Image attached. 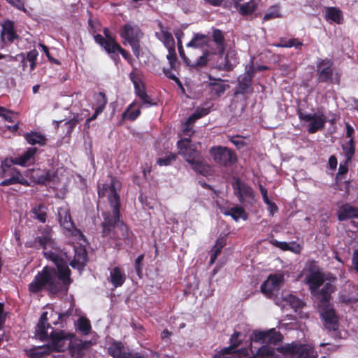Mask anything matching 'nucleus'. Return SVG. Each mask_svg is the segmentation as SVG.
<instances>
[{
  "label": "nucleus",
  "mask_w": 358,
  "mask_h": 358,
  "mask_svg": "<svg viewBox=\"0 0 358 358\" xmlns=\"http://www.w3.org/2000/svg\"><path fill=\"white\" fill-rule=\"evenodd\" d=\"M44 256L54 262L56 268L46 266L38 271L28 285L29 292L38 294L45 289L50 294H57L67 292L72 282L67 262L52 251L44 252Z\"/></svg>",
  "instance_id": "nucleus-1"
},
{
  "label": "nucleus",
  "mask_w": 358,
  "mask_h": 358,
  "mask_svg": "<svg viewBox=\"0 0 358 358\" xmlns=\"http://www.w3.org/2000/svg\"><path fill=\"white\" fill-rule=\"evenodd\" d=\"M109 184H102L98 187L99 197H108V202L113 208V215H108L105 216L104 221L101 224L103 237L113 240L115 234L116 225L120 221V195L117 193V189H120L121 183L116 177H110Z\"/></svg>",
  "instance_id": "nucleus-2"
},
{
  "label": "nucleus",
  "mask_w": 358,
  "mask_h": 358,
  "mask_svg": "<svg viewBox=\"0 0 358 358\" xmlns=\"http://www.w3.org/2000/svg\"><path fill=\"white\" fill-rule=\"evenodd\" d=\"M324 274L318 268L314 270L313 267L310 268V273L306 277V282L309 286V290L313 296L317 301L323 297L322 292H326L327 294H331L336 291V287L331 282L324 283Z\"/></svg>",
  "instance_id": "nucleus-3"
},
{
  "label": "nucleus",
  "mask_w": 358,
  "mask_h": 358,
  "mask_svg": "<svg viewBox=\"0 0 358 358\" xmlns=\"http://www.w3.org/2000/svg\"><path fill=\"white\" fill-rule=\"evenodd\" d=\"M322 299L317 301L320 317L328 331H336L338 329V317L331 302L332 296H329L326 292H322Z\"/></svg>",
  "instance_id": "nucleus-4"
},
{
  "label": "nucleus",
  "mask_w": 358,
  "mask_h": 358,
  "mask_svg": "<svg viewBox=\"0 0 358 358\" xmlns=\"http://www.w3.org/2000/svg\"><path fill=\"white\" fill-rule=\"evenodd\" d=\"M48 312H43L35 328V336L42 341L50 340L49 348L52 350L55 345L58 346V343L66 334L64 331L52 330L50 335L48 334V329H52L50 323L48 322Z\"/></svg>",
  "instance_id": "nucleus-5"
},
{
  "label": "nucleus",
  "mask_w": 358,
  "mask_h": 358,
  "mask_svg": "<svg viewBox=\"0 0 358 358\" xmlns=\"http://www.w3.org/2000/svg\"><path fill=\"white\" fill-rule=\"evenodd\" d=\"M120 36L131 47L134 55L138 57L140 54V39L143 34L138 27L132 23L124 24L120 29Z\"/></svg>",
  "instance_id": "nucleus-6"
},
{
  "label": "nucleus",
  "mask_w": 358,
  "mask_h": 358,
  "mask_svg": "<svg viewBox=\"0 0 358 358\" xmlns=\"http://www.w3.org/2000/svg\"><path fill=\"white\" fill-rule=\"evenodd\" d=\"M160 31L155 33L157 38L160 40L168 50V55L166 58L169 63L171 64L172 69H176L178 68L177 56L175 50L174 38L168 30L167 28L162 26L159 23Z\"/></svg>",
  "instance_id": "nucleus-7"
},
{
  "label": "nucleus",
  "mask_w": 358,
  "mask_h": 358,
  "mask_svg": "<svg viewBox=\"0 0 358 358\" xmlns=\"http://www.w3.org/2000/svg\"><path fill=\"white\" fill-rule=\"evenodd\" d=\"M299 119L306 123L307 130L310 133H315L324 127L327 118L320 110L314 113H307L301 109L297 110Z\"/></svg>",
  "instance_id": "nucleus-8"
},
{
  "label": "nucleus",
  "mask_w": 358,
  "mask_h": 358,
  "mask_svg": "<svg viewBox=\"0 0 358 358\" xmlns=\"http://www.w3.org/2000/svg\"><path fill=\"white\" fill-rule=\"evenodd\" d=\"M58 220L60 225L71 236L82 240L84 235L82 231L78 229L72 220L70 209L67 206H61L57 210Z\"/></svg>",
  "instance_id": "nucleus-9"
},
{
  "label": "nucleus",
  "mask_w": 358,
  "mask_h": 358,
  "mask_svg": "<svg viewBox=\"0 0 358 358\" xmlns=\"http://www.w3.org/2000/svg\"><path fill=\"white\" fill-rule=\"evenodd\" d=\"M210 154L214 162L221 166L229 167L237 162L236 153L226 147H213L210 150Z\"/></svg>",
  "instance_id": "nucleus-10"
},
{
  "label": "nucleus",
  "mask_w": 358,
  "mask_h": 358,
  "mask_svg": "<svg viewBox=\"0 0 358 358\" xmlns=\"http://www.w3.org/2000/svg\"><path fill=\"white\" fill-rule=\"evenodd\" d=\"M234 195L241 203L252 204L255 202V193L252 188L239 178H234L232 182Z\"/></svg>",
  "instance_id": "nucleus-11"
},
{
  "label": "nucleus",
  "mask_w": 358,
  "mask_h": 358,
  "mask_svg": "<svg viewBox=\"0 0 358 358\" xmlns=\"http://www.w3.org/2000/svg\"><path fill=\"white\" fill-rule=\"evenodd\" d=\"M177 145L179 153L183 155L190 165L202 157L201 152L192 143L190 138L181 139Z\"/></svg>",
  "instance_id": "nucleus-12"
},
{
  "label": "nucleus",
  "mask_w": 358,
  "mask_h": 358,
  "mask_svg": "<svg viewBox=\"0 0 358 358\" xmlns=\"http://www.w3.org/2000/svg\"><path fill=\"white\" fill-rule=\"evenodd\" d=\"M284 282L282 274H271L261 285V292L268 298H272L278 292Z\"/></svg>",
  "instance_id": "nucleus-13"
},
{
  "label": "nucleus",
  "mask_w": 358,
  "mask_h": 358,
  "mask_svg": "<svg viewBox=\"0 0 358 358\" xmlns=\"http://www.w3.org/2000/svg\"><path fill=\"white\" fill-rule=\"evenodd\" d=\"M255 69L253 64L245 66V72L241 75L238 78V92L241 94H246L252 92V80L255 74Z\"/></svg>",
  "instance_id": "nucleus-14"
},
{
  "label": "nucleus",
  "mask_w": 358,
  "mask_h": 358,
  "mask_svg": "<svg viewBox=\"0 0 358 358\" xmlns=\"http://www.w3.org/2000/svg\"><path fill=\"white\" fill-rule=\"evenodd\" d=\"M208 78L209 83H207L206 86L210 95L213 99L221 96L229 88V85L220 78H215L211 76H209Z\"/></svg>",
  "instance_id": "nucleus-15"
},
{
  "label": "nucleus",
  "mask_w": 358,
  "mask_h": 358,
  "mask_svg": "<svg viewBox=\"0 0 358 358\" xmlns=\"http://www.w3.org/2000/svg\"><path fill=\"white\" fill-rule=\"evenodd\" d=\"M332 62L329 59H320L317 63V72L320 82L331 80L333 76Z\"/></svg>",
  "instance_id": "nucleus-16"
},
{
  "label": "nucleus",
  "mask_w": 358,
  "mask_h": 358,
  "mask_svg": "<svg viewBox=\"0 0 358 358\" xmlns=\"http://www.w3.org/2000/svg\"><path fill=\"white\" fill-rule=\"evenodd\" d=\"M220 61H218L217 68L219 70L231 71L238 64L236 53L234 50H229L226 55L223 57V54H218Z\"/></svg>",
  "instance_id": "nucleus-17"
},
{
  "label": "nucleus",
  "mask_w": 358,
  "mask_h": 358,
  "mask_svg": "<svg viewBox=\"0 0 358 358\" xmlns=\"http://www.w3.org/2000/svg\"><path fill=\"white\" fill-rule=\"evenodd\" d=\"M74 257L70 262V265L73 268L82 271L87 262V252L83 246L74 247Z\"/></svg>",
  "instance_id": "nucleus-18"
},
{
  "label": "nucleus",
  "mask_w": 358,
  "mask_h": 358,
  "mask_svg": "<svg viewBox=\"0 0 358 358\" xmlns=\"http://www.w3.org/2000/svg\"><path fill=\"white\" fill-rule=\"evenodd\" d=\"M90 345V342L79 341L73 343L70 341L68 348L69 353L73 358H83Z\"/></svg>",
  "instance_id": "nucleus-19"
},
{
  "label": "nucleus",
  "mask_w": 358,
  "mask_h": 358,
  "mask_svg": "<svg viewBox=\"0 0 358 358\" xmlns=\"http://www.w3.org/2000/svg\"><path fill=\"white\" fill-rule=\"evenodd\" d=\"M355 218L358 219V207L346 203L339 208L338 210V220L339 221Z\"/></svg>",
  "instance_id": "nucleus-20"
},
{
  "label": "nucleus",
  "mask_w": 358,
  "mask_h": 358,
  "mask_svg": "<svg viewBox=\"0 0 358 358\" xmlns=\"http://www.w3.org/2000/svg\"><path fill=\"white\" fill-rule=\"evenodd\" d=\"M78 122V118L74 117L69 120H62L55 121L53 124L55 128H61L60 131H57L58 132H62L64 134H70L73 131V128L77 125Z\"/></svg>",
  "instance_id": "nucleus-21"
},
{
  "label": "nucleus",
  "mask_w": 358,
  "mask_h": 358,
  "mask_svg": "<svg viewBox=\"0 0 358 358\" xmlns=\"http://www.w3.org/2000/svg\"><path fill=\"white\" fill-rule=\"evenodd\" d=\"M108 354L113 358H131V354L127 352L121 342H113L109 346Z\"/></svg>",
  "instance_id": "nucleus-22"
},
{
  "label": "nucleus",
  "mask_w": 358,
  "mask_h": 358,
  "mask_svg": "<svg viewBox=\"0 0 358 358\" xmlns=\"http://www.w3.org/2000/svg\"><path fill=\"white\" fill-rule=\"evenodd\" d=\"M12 176L10 178L2 180L0 182L1 186H9L14 184H21L28 185L27 180L22 176L21 173L17 169H12Z\"/></svg>",
  "instance_id": "nucleus-23"
},
{
  "label": "nucleus",
  "mask_w": 358,
  "mask_h": 358,
  "mask_svg": "<svg viewBox=\"0 0 358 358\" xmlns=\"http://www.w3.org/2000/svg\"><path fill=\"white\" fill-rule=\"evenodd\" d=\"M242 0L234 1V7L242 15H248L252 14L257 8V3L255 1L251 0L245 3H241Z\"/></svg>",
  "instance_id": "nucleus-24"
},
{
  "label": "nucleus",
  "mask_w": 358,
  "mask_h": 358,
  "mask_svg": "<svg viewBox=\"0 0 358 358\" xmlns=\"http://www.w3.org/2000/svg\"><path fill=\"white\" fill-rule=\"evenodd\" d=\"M36 151V148H29L20 156L14 157L13 160L10 161V162L22 166H27V164L34 157Z\"/></svg>",
  "instance_id": "nucleus-25"
},
{
  "label": "nucleus",
  "mask_w": 358,
  "mask_h": 358,
  "mask_svg": "<svg viewBox=\"0 0 358 358\" xmlns=\"http://www.w3.org/2000/svg\"><path fill=\"white\" fill-rule=\"evenodd\" d=\"M222 213L224 215L231 216L236 222L238 221L241 218L243 220H247L248 218V215L245 209L240 206L229 208L222 212Z\"/></svg>",
  "instance_id": "nucleus-26"
},
{
  "label": "nucleus",
  "mask_w": 358,
  "mask_h": 358,
  "mask_svg": "<svg viewBox=\"0 0 358 358\" xmlns=\"http://www.w3.org/2000/svg\"><path fill=\"white\" fill-rule=\"evenodd\" d=\"M192 169L200 175L207 177L211 176L213 173L212 167L203 163V157L191 164Z\"/></svg>",
  "instance_id": "nucleus-27"
},
{
  "label": "nucleus",
  "mask_w": 358,
  "mask_h": 358,
  "mask_svg": "<svg viewBox=\"0 0 358 358\" xmlns=\"http://www.w3.org/2000/svg\"><path fill=\"white\" fill-rule=\"evenodd\" d=\"M110 282L115 288L121 287L126 280L125 273L118 266L112 269L110 273Z\"/></svg>",
  "instance_id": "nucleus-28"
},
{
  "label": "nucleus",
  "mask_w": 358,
  "mask_h": 358,
  "mask_svg": "<svg viewBox=\"0 0 358 358\" xmlns=\"http://www.w3.org/2000/svg\"><path fill=\"white\" fill-rule=\"evenodd\" d=\"M2 40L6 42H13L17 38V34L14 29V24L11 21L6 22L2 27L1 32Z\"/></svg>",
  "instance_id": "nucleus-29"
},
{
  "label": "nucleus",
  "mask_w": 358,
  "mask_h": 358,
  "mask_svg": "<svg viewBox=\"0 0 358 358\" xmlns=\"http://www.w3.org/2000/svg\"><path fill=\"white\" fill-rule=\"evenodd\" d=\"M213 40L216 44L218 54H223L225 51V41L223 32L217 29L213 31Z\"/></svg>",
  "instance_id": "nucleus-30"
},
{
  "label": "nucleus",
  "mask_w": 358,
  "mask_h": 358,
  "mask_svg": "<svg viewBox=\"0 0 358 358\" xmlns=\"http://www.w3.org/2000/svg\"><path fill=\"white\" fill-rule=\"evenodd\" d=\"M129 229L127 227V224L124 223L123 221H122L120 219V221L117 223L116 225V230H115V236H113V241H120V240H124L125 241L129 238Z\"/></svg>",
  "instance_id": "nucleus-31"
},
{
  "label": "nucleus",
  "mask_w": 358,
  "mask_h": 358,
  "mask_svg": "<svg viewBox=\"0 0 358 358\" xmlns=\"http://www.w3.org/2000/svg\"><path fill=\"white\" fill-rule=\"evenodd\" d=\"M32 177L36 182L38 184H45L51 181L52 174L50 170H35L32 173Z\"/></svg>",
  "instance_id": "nucleus-32"
},
{
  "label": "nucleus",
  "mask_w": 358,
  "mask_h": 358,
  "mask_svg": "<svg viewBox=\"0 0 358 358\" xmlns=\"http://www.w3.org/2000/svg\"><path fill=\"white\" fill-rule=\"evenodd\" d=\"M325 17L327 20L336 22L337 24L342 23L343 15L342 12L336 8H328L326 10Z\"/></svg>",
  "instance_id": "nucleus-33"
},
{
  "label": "nucleus",
  "mask_w": 358,
  "mask_h": 358,
  "mask_svg": "<svg viewBox=\"0 0 358 358\" xmlns=\"http://www.w3.org/2000/svg\"><path fill=\"white\" fill-rule=\"evenodd\" d=\"M251 352L256 358H273L275 355V349L268 345H262L256 352L251 349Z\"/></svg>",
  "instance_id": "nucleus-34"
},
{
  "label": "nucleus",
  "mask_w": 358,
  "mask_h": 358,
  "mask_svg": "<svg viewBox=\"0 0 358 358\" xmlns=\"http://www.w3.org/2000/svg\"><path fill=\"white\" fill-rule=\"evenodd\" d=\"M95 41L99 43L101 47L104 48V50L109 54L111 48L113 47V45L115 43V41L111 38L108 37L106 35V38H105L101 34H96L94 36Z\"/></svg>",
  "instance_id": "nucleus-35"
},
{
  "label": "nucleus",
  "mask_w": 358,
  "mask_h": 358,
  "mask_svg": "<svg viewBox=\"0 0 358 358\" xmlns=\"http://www.w3.org/2000/svg\"><path fill=\"white\" fill-rule=\"evenodd\" d=\"M208 42V37L204 34H196L193 38L189 41L187 46L189 48H202Z\"/></svg>",
  "instance_id": "nucleus-36"
},
{
  "label": "nucleus",
  "mask_w": 358,
  "mask_h": 358,
  "mask_svg": "<svg viewBox=\"0 0 358 358\" xmlns=\"http://www.w3.org/2000/svg\"><path fill=\"white\" fill-rule=\"evenodd\" d=\"M76 326L78 329L84 335H88L91 331L90 321L87 317H79Z\"/></svg>",
  "instance_id": "nucleus-37"
},
{
  "label": "nucleus",
  "mask_w": 358,
  "mask_h": 358,
  "mask_svg": "<svg viewBox=\"0 0 358 358\" xmlns=\"http://www.w3.org/2000/svg\"><path fill=\"white\" fill-rule=\"evenodd\" d=\"M303 43L299 41L297 38H280L278 44L276 45L277 47L281 48H292L294 47L296 49L301 50Z\"/></svg>",
  "instance_id": "nucleus-38"
},
{
  "label": "nucleus",
  "mask_w": 358,
  "mask_h": 358,
  "mask_svg": "<svg viewBox=\"0 0 358 358\" xmlns=\"http://www.w3.org/2000/svg\"><path fill=\"white\" fill-rule=\"evenodd\" d=\"M209 113V108L204 107H199L195 112L189 117L187 120V127L193 124L196 120Z\"/></svg>",
  "instance_id": "nucleus-39"
},
{
  "label": "nucleus",
  "mask_w": 358,
  "mask_h": 358,
  "mask_svg": "<svg viewBox=\"0 0 358 358\" xmlns=\"http://www.w3.org/2000/svg\"><path fill=\"white\" fill-rule=\"evenodd\" d=\"M283 336L280 331H275V329H271L268 331V338L266 343L278 345L282 341Z\"/></svg>",
  "instance_id": "nucleus-40"
},
{
  "label": "nucleus",
  "mask_w": 358,
  "mask_h": 358,
  "mask_svg": "<svg viewBox=\"0 0 358 358\" xmlns=\"http://www.w3.org/2000/svg\"><path fill=\"white\" fill-rule=\"evenodd\" d=\"M32 213H34L35 217L40 222L43 223L45 222L47 219V213L46 208L44 205L39 204L35 206L32 210Z\"/></svg>",
  "instance_id": "nucleus-41"
},
{
  "label": "nucleus",
  "mask_w": 358,
  "mask_h": 358,
  "mask_svg": "<svg viewBox=\"0 0 358 358\" xmlns=\"http://www.w3.org/2000/svg\"><path fill=\"white\" fill-rule=\"evenodd\" d=\"M177 155L173 152H168L166 156L159 157L157 159V164L160 166H167L176 160Z\"/></svg>",
  "instance_id": "nucleus-42"
},
{
  "label": "nucleus",
  "mask_w": 358,
  "mask_h": 358,
  "mask_svg": "<svg viewBox=\"0 0 358 358\" xmlns=\"http://www.w3.org/2000/svg\"><path fill=\"white\" fill-rule=\"evenodd\" d=\"M343 150L345 153L346 159L351 160L355 154V144L352 138H350L346 143L343 145Z\"/></svg>",
  "instance_id": "nucleus-43"
},
{
  "label": "nucleus",
  "mask_w": 358,
  "mask_h": 358,
  "mask_svg": "<svg viewBox=\"0 0 358 358\" xmlns=\"http://www.w3.org/2000/svg\"><path fill=\"white\" fill-rule=\"evenodd\" d=\"M136 92L141 99L143 105L145 106L146 107L156 104V102L152 100L150 97L147 94L143 87L141 88L139 90L136 91Z\"/></svg>",
  "instance_id": "nucleus-44"
},
{
  "label": "nucleus",
  "mask_w": 358,
  "mask_h": 358,
  "mask_svg": "<svg viewBox=\"0 0 358 358\" xmlns=\"http://www.w3.org/2000/svg\"><path fill=\"white\" fill-rule=\"evenodd\" d=\"M209 56L210 53L208 51L203 52L202 55H201L195 62H191V65L189 66H192L196 69L202 68L208 62Z\"/></svg>",
  "instance_id": "nucleus-45"
},
{
  "label": "nucleus",
  "mask_w": 358,
  "mask_h": 358,
  "mask_svg": "<svg viewBox=\"0 0 358 358\" xmlns=\"http://www.w3.org/2000/svg\"><path fill=\"white\" fill-rule=\"evenodd\" d=\"M271 243L273 245L281 249L283 251L289 250L294 252H299L300 251V245L298 244L296 246L297 248V250H296L294 248L291 247L289 244L287 242H281L277 240H273Z\"/></svg>",
  "instance_id": "nucleus-46"
},
{
  "label": "nucleus",
  "mask_w": 358,
  "mask_h": 358,
  "mask_svg": "<svg viewBox=\"0 0 358 358\" xmlns=\"http://www.w3.org/2000/svg\"><path fill=\"white\" fill-rule=\"evenodd\" d=\"M177 64H178V68L176 69H172L171 66V64H169L170 68L169 69H165L164 68V70H163V72H164V73L165 74V76L167 78H169L171 80H174L178 84V85L182 90H184V88H183L182 83L180 82L179 78L174 73H173V72H172V70L177 71L179 69L180 64H179V63L178 62H177Z\"/></svg>",
  "instance_id": "nucleus-47"
},
{
  "label": "nucleus",
  "mask_w": 358,
  "mask_h": 358,
  "mask_svg": "<svg viewBox=\"0 0 358 358\" xmlns=\"http://www.w3.org/2000/svg\"><path fill=\"white\" fill-rule=\"evenodd\" d=\"M34 243L36 245H38L43 250H45L47 246L53 245V241L52 237L37 236L34 239Z\"/></svg>",
  "instance_id": "nucleus-48"
},
{
  "label": "nucleus",
  "mask_w": 358,
  "mask_h": 358,
  "mask_svg": "<svg viewBox=\"0 0 358 358\" xmlns=\"http://www.w3.org/2000/svg\"><path fill=\"white\" fill-rule=\"evenodd\" d=\"M287 301L295 311L298 309L302 308L304 306V303L301 299L292 294H289L287 296Z\"/></svg>",
  "instance_id": "nucleus-49"
},
{
  "label": "nucleus",
  "mask_w": 358,
  "mask_h": 358,
  "mask_svg": "<svg viewBox=\"0 0 358 358\" xmlns=\"http://www.w3.org/2000/svg\"><path fill=\"white\" fill-rule=\"evenodd\" d=\"M279 8L278 6H272L268 9L267 12L264 16V20L267 21L274 18L280 17Z\"/></svg>",
  "instance_id": "nucleus-50"
},
{
  "label": "nucleus",
  "mask_w": 358,
  "mask_h": 358,
  "mask_svg": "<svg viewBox=\"0 0 358 358\" xmlns=\"http://www.w3.org/2000/svg\"><path fill=\"white\" fill-rule=\"evenodd\" d=\"M71 334H65L62 339L58 343V346L55 345L54 349L52 350L57 351V352H63L66 348V342L67 341H71V339L72 338Z\"/></svg>",
  "instance_id": "nucleus-51"
},
{
  "label": "nucleus",
  "mask_w": 358,
  "mask_h": 358,
  "mask_svg": "<svg viewBox=\"0 0 358 358\" xmlns=\"http://www.w3.org/2000/svg\"><path fill=\"white\" fill-rule=\"evenodd\" d=\"M268 338V331H254L251 339L252 341L260 342L262 343H266Z\"/></svg>",
  "instance_id": "nucleus-52"
},
{
  "label": "nucleus",
  "mask_w": 358,
  "mask_h": 358,
  "mask_svg": "<svg viewBox=\"0 0 358 358\" xmlns=\"http://www.w3.org/2000/svg\"><path fill=\"white\" fill-rule=\"evenodd\" d=\"M28 143L35 145H45L46 143L45 136H24Z\"/></svg>",
  "instance_id": "nucleus-53"
},
{
  "label": "nucleus",
  "mask_w": 358,
  "mask_h": 358,
  "mask_svg": "<svg viewBox=\"0 0 358 358\" xmlns=\"http://www.w3.org/2000/svg\"><path fill=\"white\" fill-rule=\"evenodd\" d=\"M12 160H13V158H6L1 162V169L4 176L7 175H10V173H12L11 169H14L13 167H12V165L15 164L10 162V161Z\"/></svg>",
  "instance_id": "nucleus-54"
},
{
  "label": "nucleus",
  "mask_w": 358,
  "mask_h": 358,
  "mask_svg": "<svg viewBox=\"0 0 358 358\" xmlns=\"http://www.w3.org/2000/svg\"><path fill=\"white\" fill-rule=\"evenodd\" d=\"M8 3L13 6L16 9L21 10L25 13H28L27 9L25 8L27 0H6Z\"/></svg>",
  "instance_id": "nucleus-55"
},
{
  "label": "nucleus",
  "mask_w": 358,
  "mask_h": 358,
  "mask_svg": "<svg viewBox=\"0 0 358 358\" xmlns=\"http://www.w3.org/2000/svg\"><path fill=\"white\" fill-rule=\"evenodd\" d=\"M0 116L8 122H14L17 114L4 107L0 106Z\"/></svg>",
  "instance_id": "nucleus-56"
},
{
  "label": "nucleus",
  "mask_w": 358,
  "mask_h": 358,
  "mask_svg": "<svg viewBox=\"0 0 358 358\" xmlns=\"http://www.w3.org/2000/svg\"><path fill=\"white\" fill-rule=\"evenodd\" d=\"M129 78L134 85L135 91L139 90L141 88H142L140 85V83H141L140 75L136 69H134L129 73Z\"/></svg>",
  "instance_id": "nucleus-57"
},
{
  "label": "nucleus",
  "mask_w": 358,
  "mask_h": 358,
  "mask_svg": "<svg viewBox=\"0 0 358 358\" xmlns=\"http://www.w3.org/2000/svg\"><path fill=\"white\" fill-rule=\"evenodd\" d=\"M97 113H102L107 103V98L103 92H99L96 98Z\"/></svg>",
  "instance_id": "nucleus-58"
},
{
  "label": "nucleus",
  "mask_w": 358,
  "mask_h": 358,
  "mask_svg": "<svg viewBox=\"0 0 358 358\" xmlns=\"http://www.w3.org/2000/svg\"><path fill=\"white\" fill-rule=\"evenodd\" d=\"M145 255L144 254L140 255L135 260V270L136 272L137 275L139 278L142 277L143 274V262L144 259Z\"/></svg>",
  "instance_id": "nucleus-59"
},
{
  "label": "nucleus",
  "mask_w": 358,
  "mask_h": 358,
  "mask_svg": "<svg viewBox=\"0 0 358 358\" xmlns=\"http://www.w3.org/2000/svg\"><path fill=\"white\" fill-rule=\"evenodd\" d=\"M230 141L234 143L238 149H241L245 145L243 138H246V136H230Z\"/></svg>",
  "instance_id": "nucleus-60"
},
{
  "label": "nucleus",
  "mask_w": 358,
  "mask_h": 358,
  "mask_svg": "<svg viewBox=\"0 0 358 358\" xmlns=\"http://www.w3.org/2000/svg\"><path fill=\"white\" fill-rule=\"evenodd\" d=\"M111 48L112 49H110V51L109 54H113L116 52H119L124 59H129V54L125 50H124L117 43L115 42V43L113 45V47Z\"/></svg>",
  "instance_id": "nucleus-61"
},
{
  "label": "nucleus",
  "mask_w": 358,
  "mask_h": 358,
  "mask_svg": "<svg viewBox=\"0 0 358 358\" xmlns=\"http://www.w3.org/2000/svg\"><path fill=\"white\" fill-rule=\"evenodd\" d=\"M140 110H130L129 109L124 111L122 114V117L124 119H128L130 120H136L138 115H140Z\"/></svg>",
  "instance_id": "nucleus-62"
},
{
  "label": "nucleus",
  "mask_w": 358,
  "mask_h": 358,
  "mask_svg": "<svg viewBox=\"0 0 358 358\" xmlns=\"http://www.w3.org/2000/svg\"><path fill=\"white\" fill-rule=\"evenodd\" d=\"M234 348H233L232 345L231 344V345L229 347L224 348L222 349L221 351L219 353L215 354L213 356V358H220V357L222 355H229V354H231L232 352V350Z\"/></svg>",
  "instance_id": "nucleus-63"
},
{
  "label": "nucleus",
  "mask_w": 358,
  "mask_h": 358,
  "mask_svg": "<svg viewBox=\"0 0 358 358\" xmlns=\"http://www.w3.org/2000/svg\"><path fill=\"white\" fill-rule=\"evenodd\" d=\"M38 55V53L36 50L34 49V50H30L29 52H28L27 53V57H26L25 59L29 62L36 61Z\"/></svg>",
  "instance_id": "nucleus-64"
}]
</instances>
